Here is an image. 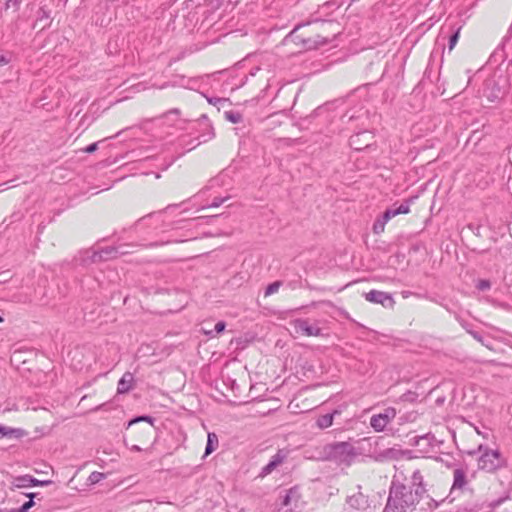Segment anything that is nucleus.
Instances as JSON below:
<instances>
[{
  "label": "nucleus",
  "mask_w": 512,
  "mask_h": 512,
  "mask_svg": "<svg viewBox=\"0 0 512 512\" xmlns=\"http://www.w3.org/2000/svg\"><path fill=\"white\" fill-rule=\"evenodd\" d=\"M477 450L482 452V455L478 458L479 469L491 473L506 466V461L498 450H490L484 448L483 445H479Z\"/></svg>",
  "instance_id": "nucleus-4"
},
{
  "label": "nucleus",
  "mask_w": 512,
  "mask_h": 512,
  "mask_svg": "<svg viewBox=\"0 0 512 512\" xmlns=\"http://www.w3.org/2000/svg\"><path fill=\"white\" fill-rule=\"evenodd\" d=\"M127 429L135 440L146 443L155 435L153 419L149 416H140L128 422Z\"/></svg>",
  "instance_id": "nucleus-3"
},
{
  "label": "nucleus",
  "mask_w": 512,
  "mask_h": 512,
  "mask_svg": "<svg viewBox=\"0 0 512 512\" xmlns=\"http://www.w3.org/2000/svg\"><path fill=\"white\" fill-rule=\"evenodd\" d=\"M170 113H173V114H178L179 113V110L178 109H173L170 111Z\"/></svg>",
  "instance_id": "nucleus-38"
},
{
  "label": "nucleus",
  "mask_w": 512,
  "mask_h": 512,
  "mask_svg": "<svg viewBox=\"0 0 512 512\" xmlns=\"http://www.w3.org/2000/svg\"><path fill=\"white\" fill-rule=\"evenodd\" d=\"M358 456L355 447L349 442H337L323 447L319 458L349 466Z\"/></svg>",
  "instance_id": "nucleus-2"
},
{
  "label": "nucleus",
  "mask_w": 512,
  "mask_h": 512,
  "mask_svg": "<svg viewBox=\"0 0 512 512\" xmlns=\"http://www.w3.org/2000/svg\"><path fill=\"white\" fill-rule=\"evenodd\" d=\"M226 324L223 321H219L215 324L214 330H204V333L210 337H214V332L219 334L225 330Z\"/></svg>",
  "instance_id": "nucleus-18"
},
{
  "label": "nucleus",
  "mask_w": 512,
  "mask_h": 512,
  "mask_svg": "<svg viewBox=\"0 0 512 512\" xmlns=\"http://www.w3.org/2000/svg\"><path fill=\"white\" fill-rule=\"evenodd\" d=\"M467 485L466 471L462 468H456L453 471V484L451 492L456 490H462Z\"/></svg>",
  "instance_id": "nucleus-10"
},
{
  "label": "nucleus",
  "mask_w": 512,
  "mask_h": 512,
  "mask_svg": "<svg viewBox=\"0 0 512 512\" xmlns=\"http://www.w3.org/2000/svg\"><path fill=\"white\" fill-rule=\"evenodd\" d=\"M50 483H51V481H49V480L39 481L32 476L24 475V476L17 477L13 481V486L16 488H25V487L39 486V485L44 486V485H49Z\"/></svg>",
  "instance_id": "nucleus-9"
},
{
  "label": "nucleus",
  "mask_w": 512,
  "mask_h": 512,
  "mask_svg": "<svg viewBox=\"0 0 512 512\" xmlns=\"http://www.w3.org/2000/svg\"><path fill=\"white\" fill-rule=\"evenodd\" d=\"M372 136L367 132H362L359 134H356L350 138V146L353 147L355 150H361L363 148V144L365 147L369 145V143H364L367 140L371 139Z\"/></svg>",
  "instance_id": "nucleus-12"
},
{
  "label": "nucleus",
  "mask_w": 512,
  "mask_h": 512,
  "mask_svg": "<svg viewBox=\"0 0 512 512\" xmlns=\"http://www.w3.org/2000/svg\"><path fill=\"white\" fill-rule=\"evenodd\" d=\"M397 209L398 215L399 214H407L410 210L408 204H401Z\"/></svg>",
  "instance_id": "nucleus-31"
},
{
  "label": "nucleus",
  "mask_w": 512,
  "mask_h": 512,
  "mask_svg": "<svg viewBox=\"0 0 512 512\" xmlns=\"http://www.w3.org/2000/svg\"><path fill=\"white\" fill-rule=\"evenodd\" d=\"M33 494H30L29 497H30V500L25 502L20 508L18 509H12L11 512H27L33 505H34V502L32 500L33 498Z\"/></svg>",
  "instance_id": "nucleus-22"
},
{
  "label": "nucleus",
  "mask_w": 512,
  "mask_h": 512,
  "mask_svg": "<svg viewBox=\"0 0 512 512\" xmlns=\"http://www.w3.org/2000/svg\"><path fill=\"white\" fill-rule=\"evenodd\" d=\"M3 322V318L0 316V323Z\"/></svg>",
  "instance_id": "nucleus-40"
},
{
  "label": "nucleus",
  "mask_w": 512,
  "mask_h": 512,
  "mask_svg": "<svg viewBox=\"0 0 512 512\" xmlns=\"http://www.w3.org/2000/svg\"><path fill=\"white\" fill-rule=\"evenodd\" d=\"M133 382H134L133 374L130 372L124 373L118 382L117 392L119 394L128 392L129 390L132 389Z\"/></svg>",
  "instance_id": "nucleus-13"
},
{
  "label": "nucleus",
  "mask_w": 512,
  "mask_h": 512,
  "mask_svg": "<svg viewBox=\"0 0 512 512\" xmlns=\"http://www.w3.org/2000/svg\"><path fill=\"white\" fill-rule=\"evenodd\" d=\"M470 334L473 336L474 339H476L482 345H485L486 347H489L487 344L484 343L483 338L477 332H470Z\"/></svg>",
  "instance_id": "nucleus-34"
},
{
  "label": "nucleus",
  "mask_w": 512,
  "mask_h": 512,
  "mask_svg": "<svg viewBox=\"0 0 512 512\" xmlns=\"http://www.w3.org/2000/svg\"><path fill=\"white\" fill-rule=\"evenodd\" d=\"M131 450L139 452L142 451L143 449L140 446L133 444L131 446Z\"/></svg>",
  "instance_id": "nucleus-37"
},
{
  "label": "nucleus",
  "mask_w": 512,
  "mask_h": 512,
  "mask_svg": "<svg viewBox=\"0 0 512 512\" xmlns=\"http://www.w3.org/2000/svg\"><path fill=\"white\" fill-rule=\"evenodd\" d=\"M105 478V475L101 472H92L88 478V481L90 482V484H96L98 482H100L101 480H103Z\"/></svg>",
  "instance_id": "nucleus-23"
},
{
  "label": "nucleus",
  "mask_w": 512,
  "mask_h": 512,
  "mask_svg": "<svg viewBox=\"0 0 512 512\" xmlns=\"http://www.w3.org/2000/svg\"><path fill=\"white\" fill-rule=\"evenodd\" d=\"M365 299L371 303L381 304L384 307H393L394 300L392 296L386 292L371 290L365 294Z\"/></svg>",
  "instance_id": "nucleus-8"
},
{
  "label": "nucleus",
  "mask_w": 512,
  "mask_h": 512,
  "mask_svg": "<svg viewBox=\"0 0 512 512\" xmlns=\"http://www.w3.org/2000/svg\"><path fill=\"white\" fill-rule=\"evenodd\" d=\"M285 458V454L282 453V451H279L276 453L270 461H272L276 466H279Z\"/></svg>",
  "instance_id": "nucleus-28"
},
{
  "label": "nucleus",
  "mask_w": 512,
  "mask_h": 512,
  "mask_svg": "<svg viewBox=\"0 0 512 512\" xmlns=\"http://www.w3.org/2000/svg\"><path fill=\"white\" fill-rule=\"evenodd\" d=\"M225 118L230 121L231 123H239L242 120L241 114L233 111H227L225 112Z\"/></svg>",
  "instance_id": "nucleus-19"
},
{
  "label": "nucleus",
  "mask_w": 512,
  "mask_h": 512,
  "mask_svg": "<svg viewBox=\"0 0 512 512\" xmlns=\"http://www.w3.org/2000/svg\"><path fill=\"white\" fill-rule=\"evenodd\" d=\"M9 60L5 56H0V66L8 64Z\"/></svg>",
  "instance_id": "nucleus-36"
},
{
  "label": "nucleus",
  "mask_w": 512,
  "mask_h": 512,
  "mask_svg": "<svg viewBox=\"0 0 512 512\" xmlns=\"http://www.w3.org/2000/svg\"><path fill=\"white\" fill-rule=\"evenodd\" d=\"M0 512H11V510H10V511H4V510H0Z\"/></svg>",
  "instance_id": "nucleus-41"
},
{
  "label": "nucleus",
  "mask_w": 512,
  "mask_h": 512,
  "mask_svg": "<svg viewBox=\"0 0 512 512\" xmlns=\"http://www.w3.org/2000/svg\"><path fill=\"white\" fill-rule=\"evenodd\" d=\"M97 147H98V143H92L90 144L89 146H87L84 151L86 153H93L97 150Z\"/></svg>",
  "instance_id": "nucleus-33"
},
{
  "label": "nucleus",
  "mask_w": 512,
  "mask_h": 512,
  "mask_svg": "<svg viewBox=\"0 0 512 512\" xmlns=\"http://www.w3.org/2000/svg\"><path fill=\"white\" fill-rule=\"evenodd\" d=\"M412 485L414 487H416L415 489H419L420 490V495L422 496H426L425 495V487L423 485V476L421 474V472L419 470H416L413 472V475H412Z\"/></svg>",
  "instance_id": "nucleus-15"
},
{
  "label": "nucleus",
  "mask_w": 512,
  "mask_h": 512,
  "mask_svg": "<svg viewBox=\"0 0 512 512\" xmlns=\"http://www.w3.org/2000/svg\"><path fill=\"white\" fill-rule=\"evenodd\" d=\"M293 328L297 334L305 336H322V329L316 324H310L308 320L297 319L293 322Z\"/></svg>",
  "instance_id": "nucleus-7"
},
{
  "label": "nucleus",
  "mask_w": 512,
  "mask_h": 512,
  "mask_svg": "<svg viewBox=\"0 0 512 512\" xmlns=\"http://www.w3.org/2000/svg\"><path fill=\"white\" fill-rule=\"evenodd\" d=\"M214 136H215L214 130L212 127H210L209 133L201 136V142H207V141L211 140Z\"/></svg>",
  "instance_id": "nucleus-30"
},
{
  "label": "nucleus",
  "mask_w": 512,
  "mask_h": 512,
  "mask_svg": "<svg viewBox=\"0 0 512 512\" xmlns=\"http://www.w3.org/2000/svg\"><path fill=\"white\" fill-rule=\"evenodd\" d=\"M397 215H398V212H397L396 208H389L384 212L382 217L388 222L391 218H393Z\"/></svg>",
  "instance_id": "nucleus-25"
},
{
  "label": "nucleus",
  "mask_w": 512,
  "mask_h": 512,
  "mask_svg": "<svg viewBox=\"0 0 512 512\" xmlns=\"http://www.w3.org/2000/svg\"><path fill=\"white\" fill-rule=\"evenodd\" d=\"M16 5H17V0H7L5 7H6V9H9L10 7L16 6Z\"/></svg>",
  "instance_id": "nucleus-35"
},
{
  "label": "nucleus",
  "mask_w": 512,
  "mask_h": 512,
  "mask_svg": "<svg viewBox=\"0 0 512 512\" xmlns=\"http://www.w3.org/2000/svg\"><path fill=\"white\" fill-rule=\"evenodd\" d=\"M332 423H333V414L322 415L317 420V425L322 429L330 427L332 425Z\"/></svg>",
  "instance_id": "nucleus-17"
},
{
  "label": "nucleus",
  "mask_w": 512,
  "mask_h": 512,
  "mask_svg": "<svg viewBox=\"0 0 512 512\" xmlns=\"http://www.w3.org/2000/svg\"><path fill=\"white\" fill-rule=\"evenodd\" d=\"M387 223V221L382 217V218H379L375 221L374 225H373V232L375 234H380L384 231V228H385V224Z\"/></svg>",
  "instance_id": "nucleus-20"
},
{
  "label": "nucleus",
  "mask_w": 512,
  "mask_h": 512,
  "mask_svg": "<svg viewBox=\"0 0 512 512\" xmlns=\"http://www.w3.org/2000/svg\"><path fill=\"white\" fill-rule=\"evenodd\" d=\"M460 34V28L450 37L449 39V50L451 51L455 45L457 44V41L459 39Z\"/></svg>",
  "instance_id": "nucleus-26"
},
{
  "label": "nucleus",
  "mask_w": 512,
  "mask_h": 512,
  "mask_svg": "<svg viewBox=\"0 0 512 512\" xmlns=\"http://www.w3.org/2000/svg\"><path fill=\"white\" fill-rule=\"evenodd\" d=\"M490 286L491 284L488 280H479L477 283V288L482 291L489 289Z\"/></svg>",
  "instance_id": "nucleus-29"
},
{
  "label": "nucleus",
  "mask_w": 512,
  "mask_h": 512,
  "mask_svg": "<svg viewBox=\"0 0 512 512\" xmlns=\"http://www.w3.org/2000/svg\"><path fill=\"white\" fill-rule=\"evenodd\" d=\"M217 445H218V437H217V435L215 433H208V439H207L205 454L206 455L211 454L215 450Z\"/></svg>",
  "instance_id": "nucleus-16"
},
{
  "label": "nucleus",
  "mask_w": 512,
  "mask_h": 512,
  "mask_svg": "<svg viewBox=\"0 0 512 512\" xmlns=\"http://www.w3.org/2000/svg\"><path fill=\"white\" fill-rule=\"evenodd\" d=\"M299 497H300V495L298 493L297 488H291V489L287 490L286 495L283 498L282 504L284 506H290L292 504H294L296 506V503L298 502Z\"/></svg>",
  "instance_id": "nucleus-14"
},
{
  "label": "nucleus",
  "mask_w": 512,
  "mask_h": 512,
  "mask_svg": "<svg viewBox=\"0 0 512 512\" xmlns=\"http://www.w3.org/2000/svg\"><path fill=\"white\" fill-rule=\"evenodd\" d=\"M395 416V409L387 408L383 413L373 415L370 420V425L375 431L381 432Z\"/></svg>",
  "instance_id": "nucleus-6"
},
{
  "label": "nucleus",
  "mask_w": 512,
  "mask_h": 512,
  "mask_svg": "<svg viewBox=\"0 0 512 512\" xmlns=\"http://www.w3.org/2000/svg\"><path fill=\"white\" fill-rule=\"evenodd\" d=\"M469 454L473 455V454H475V451H470Z\"/></svg>",
  "instance_id": "nucleus-39"
},
{
  "label": "nucleus",
  "mask_w": 512,
  "mask_h": 512,
  "mask_svg": "<svg viewBox=\"0 0 512 512\" xmlns=\"http://www.w3.org/2000/svg\"><path fill=\"white\" fill-rule=\"evenodd\" d=\"M276 467H277L276 464H274L272 461H270L266 466L263 467L261 476H266V475L270 474Z\"/></svg>",
  "instance_id": "nucleus-27"
},
{
  "label": "nucleus",
  "mask_w": 512,
  "mask_h": 512,
  "mask_svg": "<svg viewBox=\"0 0 512 512\" xmlns=\"http://www.w3.org/2000/svg\"><path fill=\"white\" fill-rule=\"evenodd\" d=\"M347 504L353 509L364 510L368 506V499L361 492H358L347 498Z\"/></svg>",
  "instance_id": "nucleus-11"
},
{
  "label": "nucleus",
  "mask_w": 512,
  "mask_h": 512,
  "mask_svg": "<svg viewBox=\"0 0 512 512\" xmlns=\"http://www.w3.org/2000/svg\"><path fill=\"white\" fill-rule=\"evenodd\" d=\"M292 42L301 43L306 49L316 48L318 45L324 44L326 38L316 35L315 37L307 36L305 33L300 32V27H296L286 38Z\"/></svg>",
  "instance_id": "nucleus-5"
},
{
  "label": "nucleus",
  "mask_w": 512,
  "mask_h": 512,
  "mask_svg": "<svg viewBox=\"0 0 512 512\" xmlns=\"http://www.w3.org/2000/svg\"><path fill=\"white\" fill-rule=\"evenodd\" d=\"M280 286H281V282H279V281L269 284L265 290V296H270V295L276 293L279 290Z\"/></svg>",
  "instance_id": "nucleus-21"
},
{
  "label": "nucleus",
  "mask_w": 512,
  "mask_h": 512,
  "mask_svg": "<svg viewBox=\"0 0 512 512\" xmlns=\"http://www.w3.org/2000/svg\"><path fill=\"white\" fill-rule=\"evenodd\" d=\"M0 434L5 435V436L10 435V434H15L16 436H20V435H22V431L20 429H9L7 427L0 425Z\"/></svg>",
  "instance_id": "nucleus-24"
},
{
  "label": "nucleus",
  "mask_w": 512,
  "mask_h": 512,
  "mask_svg": "<svg viewBox=\"0 0 512 512\" xmlns=\"http://www.w3.org/2000/svg\"><path fill=\"white\" fill-rule=\"evenodd\" d=\"M421 501H424L425 504L429 506L431 503H434V507L438 506V503L428 495H420L419 489H415V491L412 492L411 489L404 484L393 481L385 511L407 512L408 509L415 510L416 505L420 504Z\"/></svg>",
  "instance_id": "nucleus-1"
},
{
  "label": "nucleus",
  "mask_w": 512,
  "mask_h": 512,
  "mask_svg": "<svg viewBox=\"0 0 512 512\" xmlns=\"http://www.w3.org/2000/svg\"><path fill=\"white\" fill-rule=\"evenodd\" d=\"M228 198H214L211 203V207H219L222 203H224Z\"/></svg>",
  "instance_id": "nucleus-32"
}]
</instances>
